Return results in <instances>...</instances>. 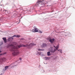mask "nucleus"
Returning <instances> with one entry per match:
<instances>
[{
    "mask_svg": "<svg viewBox=\"0 0 75 75\" xmlns=\"http://www.w3.org/2000/svg\"><path fill=\"white\" fill-rule=\"evenodd\" d=\"M6 54V53H4V54Z\"/></svg>",
    "mask_w": 75,
    "mask_h": 75,
    "instance_id": "aec40b11",
    "label": "nucleus"
},
{
    "mask_svg": "<svg viewBox=\"0 0 75 75\" xmlns=\"http://www.w3.org/2000/svg\"><path fill=\"white\" fill-rule=\"evenodd\" d=\"M60 53H62V51H60Z\"/></svg>",
    "mask_w": 75,
    "mask_h": 75,
    "instance_id": "a211bd4d",
    "label": "nucleus"
},
{
    "mask_svg": "<svg viewBox=\"0 0 75 75\" xmlns=\"http://www.w3.org/2000/svg\"><path fill=\"white\" fill-rule=\"evenodd\" d=\"M12 68H14V66H12L11 67Z\"/></svg>",
    "mask_w": 75,
    "mask_h": 75,
    "instance_id": "dca6fc26",
    "label": "nucleus"
},
{
    "mask_svg": "<svg viewBox=\"0 0 75 75\" xmlns=\"http://www.w3.org/2000/svg\"><path fill=\"white\" fill-rule=\"evenodd\" d=\"M35 45H36V44H34V43H31L29 45H28V46L27 47H28L29 48H30L31 47H32V46H34Z\"/></svg>",
    "mask_w": 75,
    "mask_h": 75,
    "instance_id": "39448f33",
    "label": "nucleus"
},
{
    "mask_svg": "<svg viewBox=\"0 0 75 75\" xmlns=\"http://www.w3.org/2000/svg\"><path fill=\"white\" fill-rule=\"evenodd\" d=\"M53 47H54V48H56V49H54V50H51V52H52V53H54V52H55L57 51V50H58V51H62V50H58V48H57L55 46H53Z\"/></svg>",
    "mask_w": 75,
    "mask_h": 75,
    "instance_id": "20e7f679",
    "label": "nucleus"
},
{
    "mask_svg": "<svg viewBox=\"0 0 75 75\" xmlns=\"http://www.w3.org/2000/svg\"><path fill=\"white\" fill-rule=\"evenodd\" d=\"M40 4H42V5H44L45 4L44 0H40L38 2L36 3V6H38V5H39Z\"/></svg>",
    "mask_w": 75,
    "mask_h": 75,
    "instance_id": "f03ea898",
    "label": "nucleus"
},
{
    "mask_svg": "<svg viewBox=\"0 0 75 75\" xmlns=\"http://www.w3.org/2000/svg\"><path fill=\"white\" fill-rule=\"evenodd\" d=\"M40 55H41V54H40Z\"/></svg>",
    "mask_w": 75,
    "mask_h": 75,
    "instance_id": "4be33fe9",
    "label": "nucleus"
},
{
    "mask_svg": "<svg viewBox=\"0 0 75 75\" xmlns=\"http://www.w3.org/2000/svg\"><path fill=\"white\" fill-rule=\"evenodd\" d=\"M19 59L21 60V58H20Z\"/></svg>",
    "mask_w": 75,
    "mask_h": 75,
    "instance_id": "f3484780",
    "label": "nucleus"
},
{
    "mask_svg": "<svg viewBox=\"0 0 75 75\" xmlns=\"http://www.w3.org/2000/svg\"><path fill=\"white\" fill-rule=\"evenodd\" d=\"M20 37V35H14L13 36H12V37Z\"/></svg>",
    "mask_w": 75,
    "mask_h": 75,
    "instance_id": "9d476101",
    "label": "nucleus"
},
{
    "mask_svg": "<svg viewBox=\"0 0 75 75\" xmlns=\"http://www.w3.org/2000/svg\"><path fill=\"white\" fill-rule=\"evenodd\" d=\"M9 40H10V38H9Z\"/></svg>",
    "mask_w": 75,
    "mask_h": 75,
    "instance_id": "412c9836",
    "label": "nucleus"
},
{
    "mask_svg": "<svg viewBox=\"0 0 75 75\" xmlns=\"http://www.w3.org/2000/svg\"><path fill=\"white\" fill-rule=\"evenodd\" d=\"M46 60H48V59H49V57H46Z\"/></svg>",
    "mask_w": 75,
    "mask_h": 75,
    "instance_id": "4468645a",
    "label": "nucleus"
},
{
    "mask_svg": "<svg viewBox=\"0 0 75 75\" xmlns=\"http://www.w3.org/2000/svg\"><path fill=\"white\" fill-rule=\"evenodd\" d=\"M8 66L5 67V70H6V69H8Z\"/></svg>",
    "mask_w": 75,
    "mask_h": 75,
    "instance_id": "9b49d317",
    "label": "nucleus"
},
{
    "mask_svg": "<svg viewBox=\"0 0 75 75\" xmlns=\"http://www.w3.org/2000/svg\"><path fill=\"white\" fill-rule=\"evenodd\" d=\"M5 61H6V59L4 58H3L0 60V61L1 62L3 63Z\"/></svg>",
    "mask_w": 75,
    "mask_h": 75,
    "instance_id": "0eeeda50",
    "label": "nucleus"
},
{
    "mask_svg": "<svg viewBox=\"0 0 75 75\" xmlns=\"http://www.w3.org/2000/svg\"><path fill=\"white\" fill-rule=\"evenodd\" d=\"M56 48H59V45H58L57 46H56Z\"/></svg>",
    "mask_w": 75,
    "mask_h": 75,
    "instance_id": "2eb2a0df",
    "label": "nucleus"
},
{
    "mask_svg": "<svg viewBox=\"0 0 75 75\" xmlns=\"http://www.w3.org/2000/svg\"><path fill=\"white\" fill-rule=\"evenodd\" d=\"M47 55H48V56H50V52H47Z\"/></svg>",
    "mask_w": 75,
    "mask_h": 75,
    "instance_id": "f8f14e48",
    "label": "nucleus"
},
{
    "mask_svg": "<svg viewBox=\"0 0 75 75\" xmlns=\"http://www.w3.org/2000/svg\"><path fill=\"white\" fill-rule=\"evenodd\" d=\"M2 39L3 40H4V42H5V43L6 42H7V39H6V38H2Z\"/></svg>",
    "mask_w": 75,
    "mask_h": 75,
    "instance_id": "1a4fd4ad",
    "label": "nucleus"
},
{
    "mask_svg": "<svg viewBox=\"0 0 75 75\" xmlns=\"http://www.w3.org/2000/svg\"><path fill=\"white\" fill-rule=\"evenodd\" d=\"M1 51L0 50V53H1Z\"/></svg>",
    "mask_w": 75,
    "mask_h": 75,
    "instance_id": "6ab92c4d",
    "label": "nucleus"
},
{
    "mask_svg": "<svg viewBox=\"0 0 75 75\" xmlns=\"http://www.w3.org/2000/svg\"><path fill=\"white\" fill-rule=\"evenodd\" d=\"M28 46V45L27 44L26 45H18L17 47H15L14 45H9V46L11 47L10 51H14L12 53L13 55L15 56V55H17L18 54H19V51H18V48H20L22 47H25Z\"/></svg>",
    "mask_w": 75,
    "mask_h": 75,
    "instance_id": "f257e3e1",
    "label": "nucleus"
},
{
    "mask_svg": "<svg viewBox=\"0 0 75 75\" xmlns=\"http://www.w3.org/2000/svg\"><path fill=\"white\" fill-rule=\"evenodd\" d=\"M47 45L46 44V43H43L41 45V47L42 48H44L46 47H47Z\"/></svg>",
    "mask_w": 75,
    "mask_h": 75,
    "instance_id": "423d86ee",
    "label": "nucleus"
},
{
    "mask_svg": "<svg viewBox=\"0 0 75 75\" xmlns=\"http://www.w3.org/2000/svg\"><path fill=\"white\" fill-rule=\"evenodd\" d=\"M54 41H55V39H51L49 40V41L51 42V43L54 42Z\"/></svg>",
    "mask_w": 75,
    "mask_h": 75,
    "instance_id": "6e6552de",
    "label": "nucleus"
},
{
    "mask_svg": "<svg viewBox=\"0 0 75 75\" xmlns=\"http://www.w3.org/2000/svg\"><path fill=\"white\" fill-rule=\"evenodd\" d=\"M32 32L33 33H35L36 32H38V33H42V32L40 30H38V29L37 28H35L34 29L32 30Z\"/></svg>",
    "mask_w": 75,
    "mask_h": 75,
    "instance_id": "7ed1b4c3",
    "label": "nucleus"
},
{
    "mask_svg": "<svg viewBox=\"0 0 75 75\" xmlns=\"http://www.w3.org/2000/svg\"><path fill=\"white\" fill-rule=\"evenodd\" d=\"M38 51H44V50L40 49H38Z\"/></svg>",
    "mask_w": 75,
    "mask_h": 75,
    "instance_id": "ddd939ff",
    "label": "nucleus"
}]
</instances>
